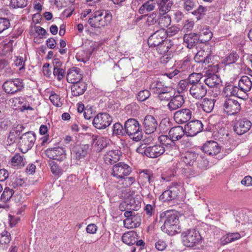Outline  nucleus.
Instances as JSON below:
<instances>
[{"label": "nucleus", "instance_id": "obj_52", "mask_svg": "<svg viewBox=\"0 0 252 252\" xmlns=\"http://www.w3.org/2000/svg\"><path fill=\"white\" fill-rule=\"evenodd\" d=\"M239 58V56L236 52H232L224 60L226 64L235 63Z\"/></svg>", "mask_w": 252, "mask_h": 252}, {"label": "nucleus", "instance_id": "obj_30", "mask_svg": "<svg viewBox=\"0 0 252 252\" xmlns=\"http://www.w3.org/2000/svg\"><path fill=\"white\" fill-rule=\"evenodd\" d=\"M120 159L119 152L118 150H111L107 152L104 155V159L107 164H113Z\"/></svg>", "mask_w": 252, "mask_h": 252}, {"label": "nucleus", "instance_id": "obj_9", "mask_svg": "<svg viewBox=\"0 0 252 252\" xmlns=\"http://www.w3.org/2000/svg\"><path fill=\"white\" fill-rule=\"evenodd\" d=\"M112 118L110 115L106 113H100L94 119L93 126L97 129H105L110 125Z\"/></svg>", "mask_w": 252, "mask_h": 252}, {"label": "nucleus", "instance_id": "obj_1", "mask_svg": "<svg viewBox=\"0 0 252 252\" xmlns=\"http://www.w3.org/2000/svg\"><path fill=\"white\" fill-rule=\"evenodd\" d=\"M159 222L163 223L162 231L170 235L178 233L180 229L179 218L177 212L168 210L160 214Z\"/></svg>", "mask_w": 252, "mask_h": 252}, {"label": "nucleus", "instance_id": "obj_27", "mask_svg": "<svg viewBox=\"0 0 252 252\" xmlns=\"http://www.w3.org/2000/svg\"><path fill=\"white\" fill-rule=\"evenodd\" d=\"M86 89V84L80 81L73 84L71 88L72 94L75 96L83 94Z\"/></svg>", "mask_w": 252, "mask_h": 252}, {"label": "nucleus", "instance_id": "obj_13", "mask_svg": "<svg viewBox=\"0 0 252 252\" xmlns=\"http://www.w3.org/2000/svg\"><path fill=\"white\" fill-rule=\"evenodd\" d=\"M224 111L230 115L238 113L241 109L240 103L236 100L232 98H226L223 103Z\"/></svg>", "mask_w": 252, "mask_h": 252}, {"label": "nucleus", "instance_id": "obj_46", "mask_svg": "<svg viewBox=\"0 0 252 252\" xmlns=\"http://www.w3.org/2000/svg\"><path fill=\"white\" fill-rule=\"evenodd\" d=\"M171 22V17L168 14L159 15L158 24L162 28L169 26Z\"/></svg>", "mask_w": 252, "mask_h": 252}, {"label": "nucleus", "instance_id": "obj_54", "mask_svg": "<svg viewBox=\"0 0 252 252\" xmlns=\"http://www.w3.org/2000/svg\"><path fill=\"white\" fill-rule=\"evenodd\" d=\"M241 237L240 234L239 233H233L227 234L225 237L223 244H227L232 242L235 240L239 239Z\"/></svg>", "mask_w": 252, "mask_h": 252}, {"label": "nucleus", "instance_id": "obj_57", "mask_svg": "<svg viewBox=\"0 0 252 252\" xmlns=\"http://www.w3.org/2000/svg\"><path fill=\"white\" fill-rule=\"evenodd\" d=\"M10 22L8 19L0 18V33L7 29L10 27Z\"/></svg>", "mask_w": 252, "mask_h": 252}, {"label": "nucleus", "instance_id": "obj_31", "mask_svg": "<svg viewBox=\"0 0 252 252\" xmlns=\"http://www.w3.org/2000/svg\"><path fill=\"white\" fill-rule=\"evenodd\" d=\"M178 193L176 189L172 188L163 191L160 195L159 199L163 202L171 201L176 198Z\"/></svg>", "mask_w": 252, "mask_h": 252}, {"label": "nucleus", "instance_id": "obj_6", "mask_svg": "<svg viewBox=\"0 0 252 252\" xmlns=\"http://www.w3.org/2000/svg\"><path fill=\"white\" fill-rule=\"evenodd\" d=\"M158 140L161 146L164 147L167 154L174 156L178 153V148L175 142L169 136L161 135L158 137Z\"/></svg>", "mask_w": 252, "mask_h": 252}, {"label": "nucleus", "instance_id": "obj_48", "mask_svg": "<svg viewBox=\"0 0 252 252\" xmlns=\"http://www.w3.org/2000/svg\"><path fill=\"white\" fill-rule=\"evenodd\" d=\"M23 129V126H20L19 129H13L9 133L7 139V144L11 145L15 142L17 135H19L20 131Z\"/></svg>", "mask_w": 252, "mask_h": 252}, {"label": "nucleus", "instance_id": "obj_17", "mask_svg": "<svg viewBox=\"0 0 252 252\" xmlns=\"http://www.w3.org/2000/svg\"><path fill=\"white\" fill-rule=\"evenodd\" d=\"M192 112L187 108L181 109L176 111L174 114V119L178 124H184L188 122L191 118Z\"/></svg>", "mask_w": 252, "mask_h": 252}, {"label": "nucleus", "instance_id": "obj_34", "mask_svg": "<svg viewBox=\"0 0 252 252\" xmlns=\"http://www.w3.org/2000/svg\"><path fill=\"white\" fill-rule=\"evenodd\" d=\"M138 239V235L134 231H130L125 233L122 237V241L126 245H133L135 244Z\"/></svg>", "mask_w": 252, "mask_h": 252}, {"label": "nucleus", "instance_id": "obj_11", "mask_svg": "<svg viewBox=\"0 0 252 252\" xmlns=\"http://www.w3.org/2000/svg\"><path fill=\"white\" fill-rule=\"evenodd\" d=\"M203 129V125L199 120L191 121L185 126L186 134L188 136H194Z\"/></svg>", "mask_w": 252, "mask_h": 252}, {"label": "nucleus", "instance_id": "obj_20", "mask_svg": "<svg viewBox=\"0 0 252 252\" xmlns=\"http://www.w3.org/2000/svg\"><path fill=\"white\" fill-rule=\"evenodd\" d=\"M143 126L145 132L147 134H151L156 130L158 126V122L153 116L147 115L144 118Z\"/></svg>", "mask_w": 252, "mask_h": 252}, {"label": "nucleus", "instance_id": "obj_63", "mask_svg": "<svg viewBox=\"0 0 252 252\" xmlns=\"http://www.w3.org/2000/svg\"><path fill=\"white\" fill-rule=\"evenodd\" d=\"M26 185L25 180L20 177L16 178L14 181L12 182V186L14 188L17 187H24Z\"/></svg>", "mask_w": 252, "mask_h": 252}, {"label": "nucleus", "instance_id": "obj_47", "mask_svg": "<svg viewBox=\"0 0 252 252\" xmlns=\"http://www.w3.org/2000/svg\"><path fill=\"white\" fill-rule=\"evenodd\" d=\"M202 78V74L200 73H193L190 74L187 79L190 86L197 83H202L201 80Z\"/></svg>", "mask_w": 252, "mask_h": 252}, {"label": "nucleus", "instance_id": "obj_55", "mask_svg": "<svg viewBox=\"0 0 252 252\" xmlns=\"http://www.w3.org/2000/svg\"><path fill=\"white\" fill-rule=\"evenodd\" d=\"M206 11V7L202 5H199L196 10L192 12V14L196 16V19L198 20L201 19L205 15Z\"/></svg>", "mask_w": 252, "mask_h": 252}, {"label": "nucleus", "instance_id": "obj_15", "mask_svg": "<svg viewBox=\"0 0 252 252\" xmlns=\"http://www.w3.org/2000/svg\"><path fill=\"white\" fill-rule=\"evenodd\" d=\"M194 59L195 61L198 63H202L207 64L210 63H212L214 59V56L212 54V52L209 49L200 50L196 54Z\"/></svg>", "mask_w": 252, "mask_h": 252}, {"label": "nucleus", "instance_id": "obj_24", "mask_svg": "<svg viewBox=\"0 0 252 252\" xmlns=\"http://www.w3.org/2000/svg\"><path fill=\"white\" fill-rule=\"evenodd\" d=\"M165 152L164 147L159 144L149 146L148 147V157L151 158H158Z\"/></svg>", "mask_w": 252, "mask_h": 252}, {"label": "nucleus", "instance_id": "obj_29", "mask_svg": "<svg viewBox=\"0 0 252 252\" xmlns=\"http://www.w3.org/2000/svg\"><path fill=\"white\" fill-rule=\"evenodd\" d=\"M238 87L240 90L247 94L252 88V82L250 77L247 76H243L241 77L238 83Z\"/></svg>", "mask_w": 252, "mask_h": 252}, {"label": "nucleus", "instance_id": "obj_51", "mask_svg": "<svg viewBox=\"0 0 252 252\" xmlns=\"http://www.w3.org/2000/svg\"><path fill=\"white\" fill-rule=\"evenodd\" d=\"M28 4V0H11L10 6L13 8H23Z\"/></svg>", "mask_w": 252, "mask_h": 252}, {"label": "nucleus", "instance_id": "obj_5", "mask_svg": "<svg viewBox=\"0 0 252 252\" xmlns=\"http://www.w3.org/2000/svg\"><path fill=\"white\" fill-rule=\"evenodd\" d=\"M36 139L35 134L32 131H29L22 135L19 138L18 143L21 151L26 153L33 146Z\"/></svg>", "mask_w": 252, "mask_h": 252}, {"label": "nucleus", "instance_id": "obj_37", "mask_svg": "<svg viewBox=\"0 0 252 252\" xmlns=\"http://www.w3.org/2000/svg\"><path fill=\"white\" fill-rule=\"evenodd\" d=\"M240 90V89L239 87H237V86L233 85H229L226 86L224 88V91L227 94L234 95L243 99H246L248 97L247 94L244 93V95L243 96L240 95L239 94Z\"/></svg>", "mask_w": 252, "mask_h": 252}, {"label": "nucleus", "instance_id": "obj_25", "mask_svg": "<svg viewBox=\"0 0 252 252\" xmlns=\"http://www.w3.org/2000/svg\"><path fill=\"white\" fill-rule=\"evenodd\" d=\"M185 134V128L179 126L172 127L168 132L169 136L175 142L181 139Z\"/></svg>", "mask_w": 252, "mask_h": 252}, {"label": "nucleus", "instance_id": "obj_40", "mask_svg": "<svg viewBox=\"0 0 252 252\" xmlns=\"http://www.w3.org/2000/svg\"><path fill=\"white\" fill-rule=\"evenodd\" d=\"M169 88V87L164 85L162 82L158 81L152 82L150 86V89L157 94L163 93L166 89Z\"/></svg>", "mask_w": 252, "mask_h": 252}, {"label": "nucleus", "instance_id": "obj_53", "mask_svg": "<svg viewBox=\"0 0 252 252\" xmlns=\"http://www.w3.org/2000/svg\"><path fill=\"white\" fill-rule=\"evenodd\" d=\"M11 162L14 166L23 167L25 165L23 157L20 154H16L12 158Z\"/></svg>", "mask_w": 252, "mask_h": 252}, {"label": "nucleus", "instance_id": "obj_41", "mask_svg": "<svg viewBox=\"0 0 252 252\" xmlns=\"http://www.w3.org/2000/svg\"><path fill=\"white\" fill-rule=\"evenodd\" d=\"M173 45V42L171 40L166 39L163 43H160L156 47V50L159 54L162 55L167 54L169 50Z\"/></svg>", "mask_w": 252, "mask_h": 252}, {"label": "nucleus", "instance_id": "obj_10", "mask_svg": "<svg viewBox=\"0 0 252 252\" xmlns=\"http://www.w3.org/2000/svg\"><path fill=\"white\" fill-rule=\"evenodd\" d=\"M166 38V31L161 29L157 31L149 37L148 44L150 47H156L165 41Z\"/></svg>", "mask_w": 252, "mask_h": 252}, {"label": "nucleus", "instance_id": "obj_14", "mask_svg": "<svg viewBox=\"0 0 252 252\" xmlns=\"http://www.w3.org/2000/svg\"><path fill=\"white\" fill-rule=\"evenodd\" d=\"M190 95L196 99H200L205 96L207 93V88L203 83L193 84L189 88Z\"/></svg>", "mask_w": 252, "mask_h": 252}, {"label": "nucleus", "instance_id": "obj_45", "mask_svg": "<svg viewBox=\"0 0 252 252\" xmlns=\"http://www.w3.org/2000/svg\"><path fill=\"white\" fill-rule=\"evenodd\" d=\"M14 191L12 189L5 188L1 195L0 199L3 202L6 203L10 199H13Z\"/></svg>", "mask_w": 252, "mask_h": 252}, {"label": "nucleus", "instance_id": "obj_19", "mask_svg": "<svg viewBox=\"0 0 252 252\" xmlns=\"http://www.w3.org/2000/svg\"><path fill=\"white\" fill-rule=\"evenodd\" d=\"M201 149L205 153L210 156L216 155L220 151V146L215 141H210L205 143Z\"/></svg>", "mask_w": 252, "mask_h": 252}, {"label": "nucleus", "instance_id": "obj_44", "mask_svg": "<svg viewBox=\"0 0 252 252\" xmlns=\"http://www.w3.org/2000/svg\"><path fill=\"white\" fill-rule=\"evenodd\" d=\"M147 19L146 23L148 26L154 25L157 23H158L159 20V14L157 12H153L150 14H146Z\"/></svg>", "mask_w": 252, "mask_h": 252}, {"label": "nucleus", "instance_id": "obj_62", "mask_svg": "<svg viewBox=\"0 0 252 252\" xmlns=\"http://www.w3.org/2000/svg\"><path fill=\"white\" fill-rule=\"evenodd\" d=\"M148 147V146L146 145V144H141L137 148L136 152L139 154L145 155L148 157V153H147Z\"/></svg>", "mask_w": 252, "mask_h": 252}, {"label": "nucleus", "instance_id": "obj_36", "mask_svg": "<svg viewBox=\"0 0 252 252\" xmlns=\"http://www.w3.org/2000/svg\"><path fill=\"white\" fill-rule=\"evenodd\" d=\"M197 157V154L194 152H187L183 154L181 159L187 165L192 166L195 163Z\"/></svg>", "mask_w": 252, "mask_h": 252}, {"label": "nucleus", "instance_id": "obj_8", "mask_svg": "<svg viewBox=\"0 0 252 252\" xmlns=\"http://www.w3.org/2000/svg\"><path fill=\"white\" fill-rule=\"evenodd\" d=\"M89 145L88 144L76 145L71 150V158L79 164L81 160L84 159L88 153Z\"/></svg>", "mask_w": 252, "mask_h": 252}, {"label": "nucleus", "instance_id": "obj_35", "mask_svg": "<svg viewBox=\"0 0 252 252\" xmlns=\"http://www.w3.org/2000/svg\"><path fill=\"white\" fill-rule=\"evenodd\" d=\"M173 2L170 0H161L157 5L159 15L167 14L170 10Z\"/></svg>", "mask_w": 252, "mask_h": 252}, {"label": "nucleus", "instance_id": "obj_39", "mask_svg": "<svg viewBox=\"0 0 252 252\" xmlns=\"http://www.w3.org/2000/svg\"><path fill=\"white\" fill-rule=\"evenodd\" d=\"M215 102L216 100L214 99L205 98L201 103H197V105H199L204 112L210 113L213 110Z\"/></svg>", "mask_w": 252, "mask_h": 252}, {"label": "nucleus", "instance_id": "obj_61", "mask_svg": "<svg viewBox=\"0 0 252 252\" xmlns=\"http://www.w3.org/2000/svg\"><path fill=\"white\" fill-rule=\"evenodd\" d=\"M195 2L191 0H187L184 3V7L187 11L192 10L196 7Z\"/></svg>", "mask_w": 252, "mask_h": 252}, {"label": "nucleus", "instance_id": "obj_50", "mask_svg": "<svg viewBox=\"0 0 252 252\" xmlns=\"http://www.w3.org/2000/svg\"><path fill=\"white\" fill-rule=\"evenodd\" d=\"M125 127L120 123H117L113 125V134L116 136L124 135L125 133Z\"/></svg>", "mask_w": 252, "mask_h": 252}, {"label": "nucleus", "instance_id": "obj_2", "mask_svg": "<svg viewBox=\"0 0 252 252\" xmlns=\"http://www.w3.org/2000/svg\"><path fill=\"white\" fill-rule=\"evenodd\" d=\"M112 16L108 10L96 11L92 17L88 20L89 25L94 28H101L107 26L111 21Z\"/></svg>", "mask_w": 252, "mask_h": 252}, {"label": "nucleus", "instance_id": "obj_7", "mask_svg": "<svg viewBox=\"0 0 252 252\" xmlns=\"http://www.w3.org/2000/svg\"><path fill=\"white\" fill-rule=\"evenodd\" d=\"M2 88L6 94H13L24 88L22 80L18 78L9 79L3 84Z\"/></svg>", "mask_w": 252, "mask_h": 252}, {"label": "nucleus", "instance_id": "obj_42", "mask_svg": "<svg viewBox=\"0 0 252 252\" xmlns=\"http://www.w3.org/2000/svg\"><path fill=\"white\" fill-rule=\"evenodd\" d=\"M201 43L209 41L213 36L212 32L207 28L203 29L198 34Z\"/></svg>", "mask_w": 252, "mask_h": 252}, {"label": "nucleus", "instance_id": "obj_56", "mask_svg": "<svg viewBox=\"0 0 252 252\" xmlns=\"http://www.w3.org/2000/svg\"><path fill=\"white\" fill-rule=\"evenodd\" d=\"M151 95V93L147 90H144L140 91L137 96V98L139 101H144L148 99Z\"/></svg>", "mask_w": 252, "mask_h": 252}, {"label": "nucleus", "instance_id": "obj_59", "mask_svg": "<svg viewBox=\"0 0 252 252\" xmlns=\"http://www.w3.org/2000/svg\"><path fill=\"white\" fill-rule=\"evenodd\" d=\"M76 57L78 61L83 63L86 62L89 59V56H88L87 53L84 51L77 53Z\"/></svg>", "mask_w": 252, "mask_h": 252}, {"label": "nucleus", "instance_id": "obj_26", "mask_svg": "<svg viewBox=\"0 0 252 252\" xmlns=\"http://www.w3.org/2000/svg\"><path fill=\"white\" fill-rule=\"evenodd\" d=\"M92 145H94L98 151H101L106 147L109 144V141L104 137H99L95 135L92 136Z\"/></svg>", "mask_w": 252, "mask_h": 252}, {"label": "nucleus", "instance_id": "obj_23", "mask_svg": "<svg viewBox=\"0 0 252 252\" xmlns=\"http://www.w3.org/2000/svg\"><path fill=\"white\" fill-rule=\"evenodd\" d=\"M185 102L184 97L181 94H177L172 97L168 103L167 107L170 111H174L182 107Z\"/></svg>", "mask_w": 252, "mask_h": 252}, {"label": "nucleus", "instance_id": "obj_3", "mask_svg": "<svg viewBox=\"0 0 252 252\" xmlns=\"http://www.w3.org/2000/svg\"><path fill=\"white\" fill-rule=\"evenodd\" d=\"M126 133L133 141L138 142L142 138V132L140 124L135 119H129L124 125Z\"/></svg>", "mask_w": 252, "mask_h": 252}, {"label": "nucleus", "instance_id": "obj_60", "mask_svg": "<svg viewBox=\"0 0 252 252\" xmlns=\"http://www.w3.org/2000/svg\"><path fill=\"white\" fill-rule=\"evenodd\" d=\"M64 70L61 68H54L53 75L57 77L59 81L61 80L64 76Z\"/></svg>", "mask_w": 252, "mask_h": 252}, {"label": "nucleus", "instance_id": "obj_12", "mask_svg": "<svg viewBox=\"0 0 252 252\" xmlns=\"http://www.w3.org/2000/svg\"><path fill=\"white\" fill-rule=\"evenodd\" d=\"M131 172V168L127 164L119 162L113 166L112 175L118 179H122L128 175Z\"/></svg>", "mask_w": 252, "mask_h": 252}, {"label": "nucleus", "instance_id": "obj_49", "mask_svg": "<svg viewBox=\"0 0 252 252\" xmlns=\"http://www.w3.org/2000/svg\"><path fill=\"white\" fill-rule=\"evenodd\" d=\"M172 89L171 87L166 89L163 93L158 94V98L159 100L168 101L171 99L173 96L172 93Z\"/></svg>", "mask_w": 252, "mask_h": 252}, {"label": "nucleus", "instance_id": "obj_64", "mask_svg": "<svg viewBox=\"0 0 252 252\" xmlns=\"http://www.w3.org/2000/svg\"><path fill=\"white\" fill-rule=\"evenodd\" d=\"M194 23L193 21H186L184 23L183 30L184 32H189L191 31L194 26Z\"/></svg>", "mask_w": 252, "mask_h": 252}, {"label": "nucleus", "instance_id": "obj_33", "mask_svg": "<svg viewBox=\"0 0 252 252\" xmlns=\"http://www.w3.org/2000/svg\"><path fill=\"white\" fill-rule=\"evenodd\" d=\"M137 202V203L135 202L134 198L131 197L129 199V201L128 199H127L126 201L121 203L119 205V209L121 211H125L126 208L128 209V207L129 206L130 209L138 210L140 206V203L138 201Z\"/></svg>", "mask_w": 252, "mask_h": 252}, {"label": "nucleus", "instance_id": "obj_18", "mask_svg": "<svg viewBox=\"0 0 252 252\" xmlns=\"http://www.w3.org/2000/svg\"><path fill=\"white\" fill-rule=\"evenodd\" d=\"M252 126V123L246 119L238 120L234 126V131L241 135L248 132Z\"/></svg>", "mask_w": 252, "mask_h": 252}, {"label": "nucleus", "instance_id": "obj_58", "mask_svg": "<svg viewBox=\"0 0 252 252\" xmlns=\"http://www.w3.org/2000/svg\"><path fill=\"white\" fill-rule=\"evenodd\" d=\"M49 99L52 103L56 106L59 107L62 105L60 102V96L56 94H51L49 97Z\"/></svg>", "mask_w": 252, "mask_h": 252}, {"label": "nucleus", "instance_id": "obj_16", "mask_svg": "<svg viewBox=\"0 0 252 252\" xmlns=\"http://www.w3.org/2000/svg\"><path fill=\"white\" fill-rule=\"evenodd\" d=\"M45 154L49 158L58 161H63L66 158L65 150L61 147L48 149Z\"/></svg>", "mask_w": 252, "mask_h": 252}, {"label": "nucleus", "instance_id": "obj_32", "mask_svg": "<svg viewBox=\"0 0 252 252\" xmlns=\"http://www.w3.org/2000/svg\"><path fill=\"white\" fill-rule=\"evenodd\" d=\"M199 41L200 40L197 33H190L184 35V41L187 44V47L189 48H192L198 43Z\"/></svg>", "mask_w": 252, "mask_h": 252}, {"label": "nucleus", "instance_id": "obj_4", "mask_svg": "<svg viewBox=\"0 0 252 252\" xmlns=\"http://www.w3.org/2000/svg\"><path fill=\"white\" fill-rule=\"evenodd\" d=\"M181 236L184 245L190 248L196 246L202 239L199 231L195 229H189L184 231Z\"/></svg>", "mask_w": 252, "mask_h": 252}, {"label": "nucleus", "instance_id": "obj_38", "mask_svg": "<svg viewBox=\"0 0 252 252\" xmlns=\"http://www.w3.org/2000/svg\"><path fill=\"white\" fill-rule=\"evenodd\" d=\"M205 85L210 88H218L220 86V80L217 75L213 74L203 80Z\"/></svg>", "mask_w": 252, "mask_h": 252}, {"label": "nucleus", "instance_id": "obj_28", "mask_svg": "<svg viewBox=\"0 0 252 252\" xmlns=\"http://www.w3.org/2000/svg\"><path fill=\"white\" fill-rule=\"evenodd\" d=\"M126 219L124 220V226L126 228H132L133 227H137L140 224V222H134L133 221V219H135V215L132 211H126L124 213Z\"/></svg>", "mask_w": 252, "mask_h": 252}, {"label": "nucleus", "instance_id": "obj_21", "mask_svg": "<svg viewBox=\"0 0 252 252\" xmlns=\"http://www.w3.org/2000/svg\"><path fill=\"white\" fill-rule=\"evenodd\" d=\"M82 78V72L78 67L70 68L67 74L66 79L68 83L74 84L80 81Z\"/></svg>", "mask_w": 252, "mask_h": 252}, {"label": "nucleus", "instance_id": "obj_22", "mask_svg": "<svg viewBox=\"0 0 252 252\" xmlns=\"http://www.w3.org/2000/svg\"><path fill=\"white\" fill-rule=\"evenodd\" d=\"M158 5L156 0H149L144 2L139 8L138 13L142 14V17H146L148 12L154 10Z\"/></svg>", "mask_w": 252, "mask_h": 252}, {"label": "nucleus", "instance_id": "obj_43", "mask_svg": "<svg viewBox=\"0 0 252 252\" xmlns=\"http://www.w3.org/2000/svg\"><path fill=\"white\" fill-rule=\"evenodd\" d=\"M11 241V235L7 231L0 233V248L7 247Z\"/></svg>", "mask_w": 252, "mask_h": 252}]
</instances>
